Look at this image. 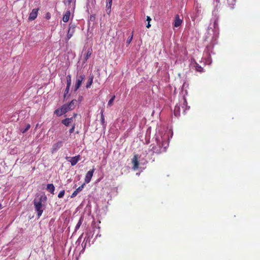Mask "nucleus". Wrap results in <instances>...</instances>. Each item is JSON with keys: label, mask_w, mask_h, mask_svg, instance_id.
<instances>
[{"label": "nucleus", "mask_w": 260, "mask_h": 260, "mask_svg": "<svg viewBox=\"0 0 260 260\" xmlns=\"http://www.w3.org/2000/svg\"><path fill=\"white\" fill-rule=\"evenodd\" d=\"M46 196H41L38 199H35L34 201L35 210L37 212V215L39 218L42 215L43 212L42 202L43 200H46Z\"/></svg>", "instance_id": "nucleus-1"}, {"label": "nucleus", "mask_w": 260, "mask_h": 260, "mask_svg": "<svg viewBox=\"0 0 260 260\" xmlns=\"http://www.w3.org/2000/svg\"><path fill=\"white\" fill-rule=\"evenodd\" d=\"M85 78V75L81 74L76 77V83L74 86V91H76L81 86L82 82Z\"/></svg>", "instance_id": "nucleus-2"}, {"label": "nucleus", "mask_w": 260, "mask_h": 260, "mask_svg": "<svg viewBox=\"0 0 260 260\" xmlns=\"http://www.w3.org/2000/svg\"><path fill=\"white\" fill-rule=\"evenodd\" d=\"M66 159L68 161L70 162L71 165L73 166H75L77 163V162L80 160V155H78L74 157L67 156Z\"/></svg>", "instance_id": "nucleus-3"}, {"label": "nucleus", "mask_w": 260, "mask_h": 260, "mask_svg": "<svg viewBox=\"0 0 260 260\" xmlns=\"http://www.w3.org/2000/svg\"><path fill=\"white\" fill-rule=\"evenodd\" d=\"M95 169L93 168L92 169L89 170L86 173L85 178L84 182L85 183H88L90 182L92 177L93 176V173L94 172Z\"/></svg>", "instance_id": "nucleus-4"}, {"label": "nucleus", "mask_w": 260, "mask_h": 260, "mask_svg": "<svg viewBox=\"0 0 260 260\" xmlns=\"http://www.w3.org/2000/svg\"><path fill=\"white\" fill-rule=\"evenodd\" d=\"M38 10H39V9H32L31 12L29 14L28 19V20L32 21V20H34L37 18V15H38Z\"/></svg>", "instance_id": "nucleus-5"}, {"label": "nucleus", "mask_w": 260, "mask_h": 260, "mask_svg": "<svg viewBox=\"0 0 260 260\" xmlns=\"http://www.w3.org/2000/svg\"><path fill=\"white\" fill-rule=\"evenodd\" d=\"M132 163L133 164V168L134 170H137L139 167V160L137 155H135L132 159Z\"/></svg>", "instance_id": "nucleus-6"}, {"label": "nucleus", "mask_w": 260, "mask_h": 260, "mask_svg": "<svg viewBox=\"0 0 260 260\" xmlns=\"http://www.w3.org/2000/svg\"><path fill=\"white\" fill-rule=\"evenodd\" d=\"M62 143L61 141L54 144L52 147V153L57 151L62 146Z\"/></svg>", "instance_id": "nucleus-7"}, {"label": "nucleus", "mask_w": 260, "mask_h": 260, "mask_svg": "<svg viewBox=\"0 0 260 260\" xmlns=\"http://www.w3.org/2000/svg\"><path fill=\"white\" fill-rule=\"evenodd\" d=\"M85 185V183L82 184L81 186H80L78 188H77L72 194L71 197L74 198L75 197L78 193L82 190Z\"/></svg>", "instance_id": "nucleus-8"}, {"label": "nucleus", "mask_w": 260, "mask_h": 260, "mask_svg": "<svg viewBox=\"0 0 260 260\" xmlns=\"http://www.w3.org/2000/svg\"><path fill=\"white\" fill-rule=\"evenodd\" d=\"M181 23L182 20L179 18V15H176L175 17V21L174 24V26L177 27L181 24Z\"/></svg>", "instance_id": "nucleus-9"}, {"label": "nucleus", "mask_w": 260, "mask_h": 260, "mask_svg": "<svg viewBox=\"0 0 260 260\" xmlns=\"http://www.w3.org/2000/svg\"><path fill=\"white\" fill-rule=\"evenodd\" d=\"M75 30L74 29H72L69 28L68 33L67 35V37L66 38V42H67L69 41V40L73 36V34L75 32Z\"/></svg>", "instance_id": "nucleus-10"}, {"label": "nucleus", "mask_w": 260, "mask_h": 260, "mask_svg": "<svg viewBox=\"0 0 260 260\" xmlns=\"http://www.w3.org/2000/svg\"><path fill=\"white\" fill-rule=\"evenodd\" d=\"M71 15V12L70 10H67L65 14L63 15L62 17V20L64 22H67L70 19V16Z\"/></svg>", "instance_id": "nucleus-11"}, {"label": "nucleus", "mask_w": 260, "mask_h": 260, "mask_svg": "<svg viewBox=\"0 0 260 260\" xmlns=\"http://www.w3.org/2000/svg\"><path fill=\"white\" fill-rule=\"evenodd\" d=\"M77 101L76 100H73L70 103L68 104V107L70 109V110H72L75 109L77 104Z\"/></svg>", "instance_id": "nucleus-12"}, {"label": "nucleus", "mask_w": 260, "mask_h": 260, "mask_svg": "<svg viewBox=\"0 0 260 260\" xmlns=\"http://www.w3.org/2000/svg\"><path fill=\"white\" fill-rule=\"evenodd\" d=\"M180 107L178 105H176L174 107V114L176 117L180 116Z\"/></svg>", "instance_id": "nucleus-13"}, {"label": "nucleus", "mask_w": 260, "mask_h": 260, "mask_svg": "<svg viewBox=\"0 0 260 260\" xmlns=\"http://www.w3.org/2000/svg\"><path fill=\"white\" fill-rule=\"evenodd\" d=\"M92 53V48H89L86 52L85 54L84 55V60H87L89 57L90 56L91 53Z\"/></svg>", "instance_id": "nucleus-14"}, {"label": "nucleus", "mask_w": 260, "mask_h": 260, "mask_svg": "<svg viewBox=\"0 0 260 260\" xmlns=\"http://www.w3.org/2000/svg\"><path fill=\"white\" fill-rule=\"evenodd\" d=\"M47 190L52 194L54 193L55 187L53 184H48L47 186Z\"/></svg>", "instance_id": "nucleus-15"}, {"label": "nucleus", "mask_w": 260, "mask_h": 260, "mask_svg": "<svg viewBox=\"0 0 260 260\" xmlns=\"http://www.w3.org/2000/svg\"><path fill=\"white\" fill-rule=\"evenodd\" d=\"M83 219H84V217L83 216H82L79 220L78 221L77 225H76V227H75V231L76 232L79 229L81 225L82 224V222L83 221Z\"/></svg>", "instance_id": "nucleus-16"}, {"label": "nucleus", "mask_w": 260, "mask_h": 260, "mask_svg": "<svg viewBox=\"0 0 260 260\" xmlns=\"http://www.w3.org/2000/svg\"><path fill=\"white\" fill-rule=\"evenodd\" d=\"M54 114H56L58 116H60L64 114L62 110L61 109V107L60 108L57 109L54 111Z\"/></svg>", "instance_id": "nucleus-17"}, {"label": "nucleus", "mask_w": 260, "mask_h": 260, "mask_svg": "<svg viewBox=\"0 0 260 260\" xmlns=\"http://www.w3.org/2000/svg\"><path fill=\"white\" fill-rule=\"evenodd\" d=\"M93 76H91L89 78L87 83H86V88H89L90 87V86L93 82Z\"/></svg>", "instance_id": "nucleus-18"}, {"label": "nucleus", "mask_w": 260, "mask_h": 260, "mask_svg": "<svg viewBox=\"0 0 260 260\" xmlns=\"http://www.w3.org/2000/svg\"><path fill=\"white\" fill-rule=\"evenodd\" d=\"M61 107L64 114H66L69 111H71L69 107H68V104H64Z\"/></svg>", "instance_id": "nucleus-19"}, {"label": "nucleus", "mask_w": 260, "mask_h": 260, "mask_svg": "<svg viewBox=\"0 0 260 260\" xmlns=\"http://www.w3.org/2000/svg\"><path fill=\"white\" fill-rule=\"evenodd\" d=\"M115 99V95H113L111 99L109 101L108 103V106L111 107L113 105L114 101Z\"/></svg>", "instance_id": "nucleus-20"}, {"label": "nucleus", "mask_w": 260, "mask_h": 260, "mask_svg": "<svg viewBox=\"0 0 260 260\" xmlns=\"http://www.w3.org/2000/svg\"><path fill=\"white\" fill-rule=\"evenodd\" d=\"M61 123L67 126H69L70 124H71V123L69 121V120H68L67 118H65L62 120Z\"/></svg>", "instance_id": "nucleus-21"}, {"label": "nucleus", "mask_w": 260, "mask_h": 260, "mask_svg": "<svg viewBox=\"0 0 260 260\" xmlns=\"http://www.w3.org/2000/svg\"><path fill=\"white\" fill-rule=\"evenodd\" d=\"M95 20V14H92V15H91L89 17V18L88 19V25H90V21H94Z\"/></svg>", "instance_id": "nucleus-22"}, {"label": "nucleus", "mask_w": 260, "mask_h": 260, "mask_svg": "<svg viewBox=\"0 0 260 260\" xmlns=\"http://www.w3.org/2000/svg\"><path fill=\"white\" fill-rule=\"evenodd\" d=\"M107 6L106 7L107 8V10L110 9L109 12H111V7L112 6V0H107Z\"/></svg>", "instance_id": "nucleus-23"}, {"label": "nucleus", "mask_w": 260, "mask_h": 260, "mask_svg": "<svg viewBox=\"0 0 260 260\" xmlns=\"http://www.w3.org/2000/svg\"><path fill=\"white\" fill-rule=\"evenodd\" d=\"M30 127V125L29 124H27L25 126V128L24 129H21V132L22 133H26Z\"/></svg>", "instance_id": "nucleus-24"}, {"label": "nucleus", "mask_w": 260, "mask_h": 260, "mask_svg": "<svg viewBox=\"0 0 260 260\" xmlns=\"http://www.w3.org/2000/svg\"><path fill=\"white\" fill-rule=\"evenodd\" d=\"M213 48V46L212 45L207 46L206 47L207 53L208 54H210V53L212 52V50Z\"/></svg>", "instance_id": "nucleus-25"}, {"label": "nucleus", "mask_w": 260, "mask_h": 260, "mask_svg": "<svg viewBox=\"0 0 260 260\" xmlns=\"http://www.w3.org/2000/svg\"><path fill=\"white\" fill-rule=\"evenodd\" d=\"M77 25L75 23H73L72 22H70L69 25V28L75 30V28L76 27Z\"/></svg>", "instance_id": "nucleus-26"}, {"label": "nucleus", "mask_w": 260, "mask_h": 260, "mask_svg": "<svg viewBox=\"0 0 260 260\" xmlns=\"http://www.w3.org/2000/svg\"><path fill=\"white\" fill-rule=\"evenodd\" d=\"M70 88V86H67L66 88L64 91V99H65L66 98L67 94L69 93Z\"/></svg>", "instance_id": "nucleus-27"}, {"label": "nucleus", "mask_w": 260, "mask_h": 260, "mask_svg": "<svg viewBox=\"0 0 260 260\" xmlns=\"http://www.w3.org/2000/svg\"><path fill=\"white\" fill-rule=\"evenodd\" d=\"M133 33L132 34V35L131 36H129L127 41H126V43L128 45L131 43L132 39H133Z\"/></svg>", "instance_id": "nucleus-28"}, {"label": "nucleus", "mask_w": 260, "mask_h": 260, "mask_svg": "<svg viewBox=\"0 0 260 260\" xmlns=\"http://www.w3.org/2000/svg\"><path fill=\"white\" fill-rule=\"evenodd\" d=\"M64 192H65L64 190H62L60 191L58 194V197L59 198H62L64 194Z\"/></svg>", "instance_id": "nucleus-29"}, {"label": "nucleus", "mask_w": 260, "mask_h": 260, "mask_svg": "<svg viewBox=\"0 0 260 260\" xmlns=\"http://www.w3.org/2000/svg\"><path fill=\"white\" fill-rule=\"evenodd\" d=\"M75 124H74L72 125V127L69 130L70 133H71V134L73 133L75 131Z\"/></svg>", "instance_id": "nucleus-30"}, {"label": "nucleus", "mask_w": 260, "mask_h": 260, "mask_svg": "<svg viewBox=\"0 0 260 260\" xmlns=\"http://www.w3.org/2000/svg\"><path fill=\"white\" fill-rule=\"evenodd\" d=\"M211 63V61L210 60V57H208L206 60L205 64L206 65H210Z\"/></svg>", "instance_id": "nucleus-31"}, {"label": "nucleus", "mask_w": 260, "mask_h": 260, "mask_svg": "<svg viewBox=\"0 0 260 260\" xmlns=\"http://www.w3.org/2000/svg\"><path fill=\"white\" fill-rule=\"evenodd\" d=\"M45 18L47 20H49L51 18V14L49 12H47L46 14V15H45Z\"/></svg>", "instance_id": "nucleus-32"}, {"label": "nucleus", "mask_w": 260, "mask_h": 260, "mask_svg": "<svg viewBox=\"0 0 260 260\" xmlns=\"http://www.w3.org/2000/svg\"><path fill=\"white\" fill-rule=\"evenodd\" d=\"M89 0H87V3H86V7H87V10L86 11L89 13Z\"/></svg>", "instance_id": "nucleus-33"}, {"label": "nucleus", "mask_w": 260, "mask_h": 260, "mask_svg": "<svg viewBox=\"0 0 260 260\" xmlns=\"http://www.w3.org/2000/svg\"><path fill=\"white\" fill-rule=\"evenodd\" d=\"M101 120L102 121H103L104 120V116L103 115V110L101 111Z\"/></svg>", "instance_id": "nucleus-34"}, {"label": "nucleus", "mask_w": 260, "mask_h": 260, "mask_svg": "<svg viewBox=\"0 0 260 260\" xmlns=\"http://www.w3.org/2000/svg\"><path fill=\"white\" fill-rule=\"evenodd\" d=\"M67 85L68 86H71V80H67Z\"/></svg>", "instance_id": "nucleus-35"}, {"label": "nucleus", "mask_w": 260, "mask_h": 260, "mask_svg": "<svg viewBox=\"0 0 260 260\" xmlns=\"http://www.w3.org/2000/svg\"><path fill=\"white\" fill-rule=\"evenodd\" d=\"M151 20V18H150V17H149V16H147V18H146V21H147L148 22H150Z\"/></svg>", "instance_id": "nucleus-36"}, {"label": "nucleus", "mask_w": 260, "mask_h": 260, "mask_svg": "<svg viewBox=\"0 0 260 260\" xmlns=\"http://www.w3.org/2000/svg\"><path fill=\"white\" fill-rule=\"evenodd\" d=\"M67 80H71V76L70 75H67L66 77Z\"/></svg>", "instance_id": "nucleus-37"}, {"label": "nucleus", "mask_w": 260, "mask_h": 260, "mask_svg": "<svg viewBox=\"0 0 260 260\" xmlns=\"http://www.w3.org/2000/svg\"><path fill=\"white\" fill-rule=\"evenodd\" d=\"M68 120H69L70 122L71 123L73 122V117L71 118H67Z\"/></svg>", "instance_id": "nucleus-38"}, {"label": "nucleus", "mask_w": 260, "mask_h": 260, "mask_svg": "<svg viewBox=\"0 0 260 260\" xmlns=\"http://www.w3.org/2000/svg\"><path fill=\"white\" fill-rule=\"evenodd\" d=\"M150 26H151V24H150V22H148L147 25H146V27L147 28H149V27H150Z\"/></svg>", "instance_id": "nucleus-39"}, {"label": "nucleus", "mask_w": 260, "mask_h": 260, "mask_svg": "<svg viewBox=\"0 0 260 260\" xmlns=\"http://www.w3.org/2000/svg\"><path fill=\"white\" fill-rule=\"evenodd\" d=\"M69 5L71 4L72 0H67Z\"/></svg>", "instance_id": "nucleus-40"}, {"label": "nucleus", "mask_w": 260, "mask_h": 260, "mask_svg": "<svg viewBox=\"0 0 260 260\" xmlns=\"http://www.w3.org/2000/svg\"><path fill=\"white\" fill-rule=\"evenodd\" d=\"M77 114L76 113H74L73 114V118H76L77 117Z\"/></svg>", "instance_id": "nucleus-41"}, {"label": "nucleus", "mask_w": 260, "mask_h": 260, "mask_svg": "<svg viewBox=\"0 0 260 260\" xmlns=\"http://www.w3.org/2000/svg\"><path fill=\"white\" fill-rule=\"evenodd\" d=\"M109 10H110V9H109L108 10H107V9L106 10V11H107V13L108 14H109V13H110V12H109Z\"/></svg>", "instance_id": "nucleus-42"}, {"label": "nucleus", "mask_w": 260, "mask_h": 260, "mask_svg": "<svg viewBox=\"0 0 260 260\" xmlns=\"http://www.w3.org/2000/svg\"><path fill=\"white\" fill-rule=\"evenodd\" d=\"M191 18H192V21H194V20H195V17H194L192 16V17H191Z\"/></svg>", "instance_id": "nucleus-43"}, {"label": "nucleus", "mask_w": 260, "mask_h": 260, "mask_svg": "<svg viewBox=\"0 0 260 260\" xmlns=\"http://www.w3.org/2000/svg\"><path fill=\"white\" fill-rule=\"evenodd\" d=\"M2 208V205L1 204H0V209H1Z\"/></svg>", "instance_id": "nucleus-44"}, {"label": "nucleus", "mask_w": 260, "mask_h": 260, "mask_svg": "<svg viewBox=\"0 0 260 260\" xmlns=\"http://www.w3.org/2000/svg\"><path fill=\"white\" fill-rule=\"evenodd\" d=\"M94 2L95 3V0H94Z\"/></svg>", "instance_id": "nucleus-45"}]
</instances>
